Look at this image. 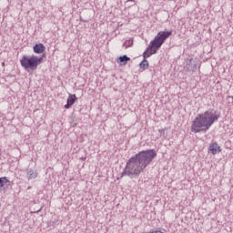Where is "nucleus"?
<instances>
[{
	"label": "nucleus",
	"instance_id": "ddd939ff",
	"mask_svg": "<svg viewBox=\"0 0 233 233\" xmlns=\"http://www.w3.org/2000/svg\"><path fill=\"white\" fill-rule=\"evenodd\" d=\"M166 129H159L158 132L160 134V137H167V135H165Z\"/></svg>",
	"mask_w": 233,
	"mask_h": 233
},
{
	"label": "nucleus",
	"instance_id": "1a4fd4ad",
	"mask_svg": "<svg viewBox=\"0 0 233 233\" xmlns=\"http://www.w3.org/2000/svg\"><path fill=\"white\" fill-rule=\"evenodd\" d=\"M209 150L213 156H216L218 152H221V147H219L218 143L215 142L209 145Z\"/></svg>",
	"mask_w": 233,
	"mask_h": 233
},
{
	"label": "nucleus",
	"instance_id": "39448f33",
	"mask_svg": "<svg viewBox=\"0 0 233 233\" xmlns=\"http://www.w3.org/2000/svg\"><path fill=\"white\" fill-rule=\"evenodd\" d=\"M184 68L187 72H196L198 70V61L194 60V58L187 59Z\"/></svg>",
	"mask_w": 233,
	"mask_h": 233
},
{
	"label": "nucleus",
	"instance_id": "20e7f679",
	"mask_svg": "<svg viewBox=\"0 0 233 233\" xmlns=\"http://www.w3.org/2000/svg\"><path fill=\"white\" fill-rule=\"evenodd\" d=\"M45 54L40 57H37L35 56H24L22 59H20L21 66L25 68L26 72H30V70H32V72H35V70H37V66H39V65L43 63V57H45Z\"/></svg>",
	"mask_w": 233,
	"mask_h": 233
},
{
	"label": "nucleus",
	"instance_id": "f03ea898",
	"mask_svg": "<svg viewBox=\"0 0 233 233\" xmlns=\"http://www.w3.org/2000/svg\"><path fill=\"white\" fill-rule=\"evenodd\" d=\"M172 35V31H160L155 36V38L149 43V46L147 47L145 52L143 53L144 59L139 64L140 70H147L148 68V57L150 56H154V54H157V50L163 46V44L167 39H168Z\"/></svg>",
	"mask_w": 233,
	"mask_h": 233
},
{
	"label": "nucleus",
	"instance_id": "9b49d317",
	"mask_svg": "<svg viewBox=\"0 0 233 233\" xmlns=\"http://www.w3.org/2000/svg\"><path fill=\"white\" fill-rule=\"evenodd\" d=\"M128 61H130V57H128L127 55H124V56L118 57V59H117V63L121 66H125V65H127V63H128Z\"/></svg>",
	"mask_w": 233,
	"mask_h": 233
},
{
	"label": "nucleus",
	"instance_id": "9d476101",
	"mask_svg": "<svg viewBox=\"0 0 233 233\" xmlns=\"http://www.w3.org/2000/svg\"><path fill=\"white\" fill-rule=\"evenodd\" d=\"M37 177V171L34 168H27V179H35Z\"/></svg>",
	"mask_w": 233,
	"mask_h": 233
},
{
	"label": "nucleus",
	"instance_id": "0eeeda50",
	"mask_svg": "<svg viewBox=\"0 0 233 233\" xmlns=\"http://www.w3.org/2000/svg\"><path fill=\"white\" fill-rule=\"evenodd\" d=\"M76 101H77V96H76V95H69L66 105L64 106V108L66 110H68V108H72V105H74Z\"/></svg>",
	"mask_w": 233,
	"mask_h": 233
},
{
	"label": "nucleus",
	"instance_id": "f8f14e48",
	"mask_svg": "<svg viewBox=\"0 0 233 233\" xmlns=\"http://www.w3.org/2000/svg\"><path fill=\"white\" fill-rule=\"evenodd\" d=\"M132 45H134V40L129 39V40H127L126 42H124L123 46H125L126 48H130V46H132Z\"/></svg>",
	"mask_w": 233,
	"mask_h": 233
},
{
	"label": "nucleus",
	"instance_id": "423d86ee",
	"mask_svg": "<svg viewBox=\"0 0 233 233\" xmlns=\"http://www.w3.org/2000/svg\"><path fill=\"white\" fill-rule=\"evenodd\" d=\"M10 187V180H8V177H0V191L3 192L6 190Z\"/></svg>",
	"mask_w": 233,
	"mask_h": 233
},
{
	"label": "nucleus",
	"instance_id": "7ed1b4c3",
	"mask_svg": "<svg viewBox=\"0 0 233 233\" xmlns=\"http://www.w3.org/2000/svg\"><path fill=\"white\" fill-rule=\"evenodd\" d=\"M218 119H219V116L214 114V109H208L203 114H198L192 122L191 132L195 134L203 132L206 134Z\"/></svg>",
	"mask_w": 233,
	"mask_h": 233
},
{
	"label": "nucleus",
	"instance_id": "6e6552de",
	"mask_svg": "<svg viewBox=\"0 0 233 233\" xmlns=\"http://www.w3.org/2000/svg\"><path fill=\"white\" fill-rule=\"evenodd\" d=\"M45 50H46V47L42 43L35 44L33 46V51L35 52V54H43Z\"/></svg>",
	"mask_w": 233,
	"mask_h": 233
},
{
	"label": "nucleus",
	"instance_id": "f257e3e1",
	"mask_svg": "<svg viewBox=\"0 0 233 233\" xmlns=\"http://www.w3.org/2000/svg\"><path fill=\"white\" fill-rule=\"evenodd\" d=\"M157 156V153L156 152V149H147L138 152L127 160L126 167L121 173V177H124V176H127L130 179L139 177V174H141V172L154 161Z\"/></svg>",
	"mask_w": 233,
	"mask_h": 233
}]
</instances>
